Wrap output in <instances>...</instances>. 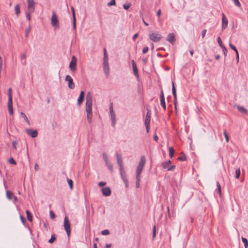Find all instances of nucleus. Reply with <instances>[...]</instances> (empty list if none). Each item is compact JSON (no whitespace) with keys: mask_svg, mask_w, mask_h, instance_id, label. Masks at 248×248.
<instances>
[{"mask_svg":"<svg viewBox=\"0 0 248 248\" xmlns=\"http://www.w3.org/2000/svg\"><path fill=\"white\" fill-rule=\"evenodd\" d=\"M85 110L87 113V118L89 123L92 122V97L90 93L86 96Z\"/></svg>","mask_w":248,"mask_h":248,"instance_id":"obj_1","label":"nucleus"},{"mask_svg":"<svg viewBox=\"0 0 248 248\" xmlns=\"http://www.w3.org/2000/svg\"><path fill=\"white\" fill-rule=\"evenodd\" d=\"M145 157L144 156H142L140 157V161L139 163V164L137 167L136 169V185L137 188L140 187V175L142 172V170L143 169V167L145 164Z\"/></svg>","mask_w":248,"mask_h":248,"instance_id":"obj_2","label":"nucleus"},{"mask_svg":"<svg viewBox=\"0 0 248 248\" xmlns=\"http://www.w3.org/2000/svg\"><path fill=\"white\" fill-rule=\"evenodd\" d=\"M63 227L68 237H69L71 233V227L70 222L67 216H65L64 218Z\"/></svg>","mask_w":248,"mask_h":248,"instance_id":"obj_3","label":"nucleus"},{"mask_svg":"<svg viewBox=\"0 0 248 248\" xmlns=\"http://www.w3.org/2000/svg\"><path fill=\"white\" fill-rule=\"evenodd\" d=\"M149 37V38L154 42H159L162 38V35L158 32H154L150 33Z\"/></svg>","mask_w":248,"mask_h":248,"instance_id":"obj_4","label":"nucleus"},{"mask_svg":"<svg viewBox=\"0 0 248 248\" xmlns=\"http://www.w3.org/2000/svg\"><path fill=\"white\" fill-rule=\"evenodd\" d=\"M51 23L52 26L55 28H59V20L56 13L53 12L52 13V16L51 19Z\"/></svg>","mask_w":248,"mask_h":248,"instance_id":"obj_5","label":"nucleus"},{"mask_svg":"<svg viewBox=\"0 0 248 248\" xmlns=\"http://www.w3.org/2000/svg\"><path fill=\"white\" fill-rule=\"evenodd\" d=\"M109 109L111 120L112 121V125L113 126H114L116 124V116H115V112L113 109L112 103H110Z\"/></svg>","mask_w":248,"mask_h":248,"instance_id":"obj_6","label":"nucleus"},{"mask_svg":"<svg viewBox=\"0 0 248 248\" xmlns=\"http://www.w3.org/2000/svg\"><path fill=\"white\" fill-rule=\"evenodd\" d=\"M28 10L27 12H34L35 9V2L33 0H27Z\"/></svg>","mask_w":248,"mask_h":248,"instance_id":"obj_7","label":"nucleus"},{"mask_svg":"<svg viewBox=\"0 0 248 248\" xmlns=\"http://www.w3.org/2000/svg\"><path fill=\"white\" fill-rule=\"evenodd\" d=\"M76 66L77 59L74 56H73L69 64V68L71 71H74L76 70Z\"/></svg>","mask_w":248,"mask_h":248,"instance_id":"obj_8","label":"nucleus"},{"mask_svg":"<svg viewBox=\"0 0 248 248\" xmlns=\"http://www.w3.org/2000/svg\"><path fill=\"white\" fill-rule=\"evenodd\" d=\"M65 80L68 82V86L69 89H73L75 88V83L71 76L67 75L65 77Z\"/></svg>","mask_w":248,"mask_h":248,"instance_id":"obj_9","label":"nucleus"},{"mask_svg":"<svg viewBox=\"0 0 248 248\" xmlns=\"http://www.w3.org/2000/svg\"><path fill=\"white\" fill-rule=\"evenodd\" d=\"M116 155L117 158V162L119 167V170H122L124 169L122 157L121 155L117 153L116 154Z\"/></svg>","mask_w":248,"mask_h":248,"instance_id":"obj_10","label":"nucleus"},{"mask_svg":"<svg viewBox=\"0 0 248 248\" xmlns=\"http://www.w3.org/2000/svg\"><path fill=\"white\" fill-rule=\"evenodd\" d=\"M103 70L106 76H109V66L108 61H103Z\"/></svg>","mask_w":248,"mask_h":248,"instance_id":"obj_11","label":"nucleus"},{"mask_svg":"<svg viewBox=\"0 0 248 248\" xmlns=\"http://www.w3.org/2000/svg\"><path fill=\"white\" fill-rule=\"evenodd\" d=\"M222 29L223 30L227 27L228 20L224 13H222Z\"/></svg>","mask_w":248,"mask_h":248,"instance_id":"obj_12","label":"nucleus"},{"mask_svg":"<svg viewBox=\"0 0 248 248\" xmlns=\"http://www.w3.org/2000/svg\"><path fill=\"white\" fill-rule=\"evenodd\" d=\"M26 132L32 138H35L38 135V132L36 130H33L31 129H26Z\"/></svg>","mask_w":248,"mask_h":248,"instance_id":"obj_13","label":"nucleus"},{"mask_svg":"<svg viewBox=\"0 0 248 248\" xmlns=\"http://www.w3.org/2000/svg\"><path fill=\"white\" fill-rule=\"evenodd\" d=\"M7 106L9 112L11 115H12L13 114L12 97H8Z\"/></svg>","mask_w":248,"mask_h":248,"instance_id":"obj_14","label":"nucleus"},{"mask_svg":"<svg viewBox=\"0 0 248 248\" xmlns=\"http://www.w3.org/2000/svg\"><path fill=\"white\" fill-rule=\"evenodd\" d=\"M120 174L121 175L122 179H123V181L124 182L125 186L126 187L128 186V180L126 178V175L125 171L124 170V169L122 170H120Z\"/></svg>","mask_w":248,"mask_h":248,"instance_id":"obj_15","label":"nucleus"},{"mask_svg":"<svg viewBox=\"0 0 248 248\" xmlns=\"http://www.w3.org/2000/svg\"><path fill=\"white\" fill-rule=\"evenodd\" d=\"M132 65V68L133 70V72L135 76L137 77V78H139V75L138 74V70L136 65V64L134 60H132L131 61Z\"/></svg>","mask_w":248,"mask_h":248,"instance_id":"obj_16","label":"nucleus"},{"mask_svg":"<svg viewBox=\"0 0 248 248\" xmlns=\"http://www.w3.org/2000/svg\"><path fill=\"white\" fill-rule=\"evenodd\" d=\"M103 195L105 196H109L111 194V190L109 187H106L102 189Z\"/></svg>","mask_w":248,"mask_h":248,"instance_id":"obj_17","label":"nucleus"},{"mask_svg":"<svg viewBox=\"0 0 248 248\" xmlns=\"http://www.w3.org/2000/svg\"><path fill=\"white\" fill-rule=\"evenodd\" d=\"M167 40L171 44H174L175 41V36L173 33H169L167 38Z\"/></svg>","mask_w":248,"mask_h":248,"instance_id":"obj_18","label":"nucleus"},{"mask_svg":"<svg viewBox=\"0 0 248 248\" xmlns=\"http://www.w3.org/2000/svg\"><path fill=\"white\" fill-rule=\"evenodd\" d=\"M151 121V118H145L144 120V124L146 127V130L147 132H149L150 130V122Z\"/></svg>","mask_w":248,"mask_h":248,"instance_id":"obj_19","label":"nucleus"},{"mask_svg":"<svg viewBox=\"0 0 248 248\" xmlns=\"http://www.w3.org/2000/svg\"><path fill=\"white\" fill-rule=\"evenodd\" d=\"M84 97V92L83 91H81L80 93L78 99V105L79 106L83 101Z\"/></svg>","mask_w":248,"mask_h":248,"instance_id":"obj_20","label":"nucleus"},{"mask_svg":"<svg viewBox=\"0 0 248 248\" xmlns=\"http://www.w3.org/2000/svg\"><path fill=\"white\" fill-rule=\"evenodd\" d=\"M237 108L238 109V111H240L242 114L248 113V110L243 107L238 105L237 106Z\"/></svg>","mask_w":248,"mask_h":248,"instance_id":"obj_21","label":"nucleus"},{"mask_svg":"<svg viewBox=\"0 0 248 248\" xmlns=\"http://www.w3.org/2000/svg\"><path fill=\"white\" fill-rule=\"evenodd\" d=\"M171 162L170 160H168L167 161L164 162L162 163V167L164 169H167L168 168H170V164Z\"/></svg>","mask_w":248,"mask_h":248,"instance_id":"obj_22","label":"nucleus"},{"mask_svg":"<svg viewBox=\"0 0 248 248\" xmlns=\"http://www.w3.org/2000/svg\"><path fill=\"white\" fill-rule=\"evenodd\" d=\"M20 115L23 117V118L24 119L25 121L29 125H30V124H31L27 116H26V115L23 112H21L20 113Z\"/></svg>","mask_w":248,"mask_h":248,"instance_id":"obj_23","label":"nucleus"},{"mask_svg":"<svg viewBox=\"0 0 248 248\" xmlns=\"http://www.w3.org/2000/svg\"><path fill=\"white\" fill-rule=\"evenodd\" d=\"M6 197L8 200H10L14 197V195L12 192L10 191L7 190L6 191Z\"/></svg>","mask_w":248,"mask_h":248,"instance_id":"obj_24","label":"nucleus"},{"mask_svg":"<svg viewBox=\"0 0 248 248\" xmlns=\"http://www.w3.org/2000/svg\"><path fill=\"white\" fill-rule=\"evenodd\" d=\"M15 12H16V15L17 16H18L20 13V6L18 4H17L15 6Z\"/></svg>","mask_w":248,"mask_h":248,"instance_id":"obj_25","label":"nucleus"},{"mask_svg":"<svg viewBox=\"0 0 248 248\" xmlns=\"http://www.w3.org/2000/svg\"><path fill=\"white\" fill-rule=\"evenodd\" d=\"M26 55L25 54H23L21 55V60L22 64L23 65H25L26 63Z\"/></svg>","mask_w":248,"mask_h":248,"instance_id":"obj_26","label":"nucleus"},{"mask_svg":"<svg viewBox=\"0 0 248 248\" xmlns=\"http://www.w3.org/2000/svg\"><path fill=\"white\" fill-rule=\"evenodd\" d=\"M169 151L170 157V158H172L174 155V152H175L174 149L171 147H170Z\"/></svg>","mask_w":248,"mask_h":248,"instance_id":"obj_27","label":"nucleus"},{"mask_svg":"<svg viewBox=\"0 0 248 248\" xmlns=\"http://www.w3.org/2000/svg\"><path fill=\"white\" fill-rule=\"evenodd\" d=\"M27 214V219L29 221H32V215L29 210H26V211Z\"/></svg>","mask_w":248,"mask_h":248,"instance_id":"obj_28","label":"nucleus"},{"mask_svg":"<svg viewBox=\"0 0 248 248\" xmlns=\"http://www.w3.org/2000/svg\"><path fill=\"white\" fill-rule=\"evenodd\" d=\"M160 104L163 107L164 110L166 109V103L165 101V98H160Z\"/></svg>","mask_w":248,"mask_h":248,"instance_id":"obj_29","label":"nucleus"},{"mask_svg":"<svg viewBox=\"0 0 248 248\" xmlns=\"http://www.w3.org/2000/svg\"><path fill=\"white\" fill-rule=\"evenodd\" d=\"M103 61H108V56L106 48H104V59Z\"/></svg>","mask_w":248,"mask_h":248,"instance_id":"obj_30","label":"nucleus"},{"mask_svg":"<svg viewBox=\"0 0 248 248\" xmlns=\"http://www.w3.org/2000/svg\"><path fill=\"white\" fill-rule=\"evenodd\" d=\"M242 240L244 244L245 248H247L248 247V241L247 238L242 237Z\"/></svg>","mask_w":248,"mask_h":248,"instance_id":"obj_31","label":"nucleus"},{"mask_svg":"<svg viewBox=\"0 0 248 248\" xmlns=\"http://www.w3.org/2000/svg\"><path fill=\"white\" fill-rule=\"evenodd\" d=\"M106 165L107 166L108 169L111 171H113V165L110 163L109 162H108L107 163H106Z\"/></svg>","mask_w":248,"mask_h":248,"instance_id":"obj_32","label":"nucleus"},{"mask_svg":"<svg viewBox=\"0 0 248 248\" xmlns=\"http://www.w3.org/2000/svg\"><path fill=\"white\" fill-rule=\"evenodd\" d=\"M240 170L239 168L238 169H237L236 170H235V177L237 179H238L240 177Z\"/></svg>","mask_w":248,"mask_h":248,"instance_id":"obj_33","label":"nucleus"},{"mask_svg":"<svg viewBox=\"0 0 248 248\" xmlns=\"http://www.w3.org/2000/svg\"><path fill=\"white\" fill-rule=\"evenodd\" d=\"M67 182L68 185H69L70 189H72L73 187V181L71 179H67Z\"/></svg>","mask_w":248,"mask_h":248,"instance_id":"obj_34","label":"nucleus"},{"mask_svg":"<svg viewBox=\"0 0 248 248\" xmlns=\"http://www.w3.org/2000/svg\"><path fill=\"white\" fill-rule=\"evenodd\" d=\"M103 159H104V161L105 162V163H107L108 162H109V160H108V156H107V154L106 153H104L103 154Z\"/></svg>","mask_w":248,"mask_h":248,"instance_id":"obj_35","label":"nucleus"},{"mask_svg":"<svg viewBox=\"0 0 248 248\" xmlns=\"http://www.w3.org/2000/svg\"><path fill=\"white\" fill-rule=\"evenodd\" d=\"M229 46L232 50H233L236 53H237L238 50L236 47L230 43Z\"/></svg>","mask_w":248,"mask_h":248,"instance_id":"obj_36","label":"nucleus"},{"mask_svg":"<svg viewBox=\"0 0 248 248\" xmlns=\"http://www.w3.org/2000/svg\"><path fill=\"white\" fill-rule=\"evenodd\" d=\"M217 191H218V192L219 193V194L220 195H221V186L220 185V184L218 182H217Z\"/></svg>","mask_w":248,"mask_h":248,"instance_id":"obj_37","label":"nucleus"},{"mask_svg":"<svg viewBox=\"0 0 248 248\" xmlns=\"http://www.w3.org/2000/svg\"><path fill=\"white\" fill-rule=\"evenodd\" d=\"M56 239V237L54 234L51 235L50 239L48 240L49 243H52Z\"/></svg>","mask_w":248,"mask_h":248,"instance_id":"obj_38","label":"nucleus"},{"mask_svg":"<svg viewBox=\"0 0 248 248\" xmlns=\"http://www.w3.org/2000/svg\"><path fill=\"white\" fill-rule=\"evenodd\" d=\"M172 92L173 95H176V89H175V86L174 85V83L172 82Z\"/></svg>","mask_w":248,"mask_h":248,"instance_id":"obj_39","label":"nucleus"},{"mask_svg":"<svg viewBox=\"0 0 248 248\" xmlns=\"http://www.w3.org/2000/svg\"><path fill=\"white\" fill-rule=\"evenodd\" d=\"M109 233V232L108 230H104L101 232V234L103 235H107Z\"/></svg>","mask_w":248,"mask_h":248,"instance_id":"obj_40","label":"nucleus"},{"mask_svg":"<svg viewBox=\"0 0 248 248\" xmlns=\"http://www.w3.org/2000/svg\"><path fill=\"white\" fill-rule=\"evenodd\" d=\"M233 2H234V4H235L236 6H238V7H240L241 6V3H240V2L239 1V0H233Z\"/></svg>","mask_w":248,"mask_h":248,"instance_id":"obj_41","label":"nucleus"},{"mask_svg":"<svg viewBox=\"0 0 248 248\" xmlns=\"http://www.w3.org/2000/svg\"><path fill=\"white\" fill-rule=\"evenodd\" d=\"M12 88H10L8 90V97H12Z\"/></svg>","mask_w":248,"mask_h":248,"instance_id":"obj_42","label":"nucleus"},{"mask_svg":"<svg viewBox=\"0 0 248 248\" xmlns=\"http://www.w3.org/2000/svg\"><path fill=\"white\" fill-rule=\"evenodd\" d=\"M31 13H32V12H27L26 13V16L29 20H31Z\"/></svg>","mask_w":248,"mask_h":248,"instance_id":"obj_43","label":"nucleus"},{"mask_svg":"<svg viewBox=\"0 0 248 248\" xmlns=\"http://www.w3.org/2000/svg\"><path fill=\"white\" fill-rule=\"evenodd\" d=\"M217 42L221 47L224 46V45H223L221 40L219 37L217 38Z\"/></svg>","mask_w":248,"mask_h":248,"instance_id":"obj_44","label":"nucleus"},{"mask_svg":"<svg viewBox=\"0 0 248 248\" xmlns=\"http://www.w3.org/2000/svg\"><path fill=\"white\" fill-rule=\"evenodd\" d=\"M178 159L179 160H181V161H185L186 159V156L185 155H183L181 156H180L178 158Z\"/></svg>","mask_w":248,"mask_h":248,"instance_id":"obj_45","label":"nucleus"},{"mask_svg":"<svg viewBox=\"0 0 248 248\" xmlns=\"http://www.w3.org/2000/svg\"><path fill=\"white\" fill-rule=\"evenodd\" d=\"M115 4V0H111V1L108 3V6H111Z\"/></svg>","mask_w":248,"mask_h":248,"instance_id":"obj_46","label":"nucleus"},{"mask_svg":"<svg viewBox=\"0 0 248 248\" xmlns=\"http://www.w3.org/2000/svg\"><path fill=\"white\" fill-rule=\"evenodd\" d=\"M223 134H224V137H225V139H226V141H227V142H228V141H229V137H228V135H227V132H226V131H224Z\"/></svg>","mask_w":248,"mask_h":248,"instance_id":"obj_47","label":"nucleus"},{"mask_svg":"<svg viewBox=\"0 0 248 248\" xmlns=\"http://www.w3.org/2000/svg\"><path fill=\"white\" fill-rule=\"evenodd\" d=\"M148 50H149V48H148V46H145L143 47V48L142 49V53L143 54H145L148 51Z\"/></svg>","mask_w":248,"mask_h":248,"instance_id":"obj_48","label":"nucleus"},{"mask_svg":"<svg viewBox=\"0 0 248 248\" xmlns=\"http://www.w3.org/2000/svg\"><path fill=\"white\" fill-rule=\"evenodd\" d=\"M9 162L11 163V164H14V165H16V161L13 158L11 157L9 159Z\"/></svg>","mask_w":248,"mask_h":248,"instance_id":"obj_49","label":"nucleus"},{"mask_svg":"<svg viewBox=\"0 0 248 248\" xmlns=\"http://www.w3.org/2000/svg\"><path fill=\"white\" fill-rule=\"evenodd\" d=\"M175 165H172V166H170V168H168V170H171V171H173L175 170Z\"/></svg>","mask_w":248,"mask_h":248,"instance_id":"obj_50","label":"nucleus"},{"mask_svg":"<svg viewBox=\"0 0 248 248\" xmlns=\"http://www.w3.org/2000/svg\"><path fill=\"white\" fill-rule=\"evenodd\" d=\"M156 235V228L155 226H154L153 228V237L154 238Z\"/></svg>","mask_w":248,"mask_h":248,"instance_id":"obj_51","label":"nucleus"},{"mask_svg":"<svg viewBox=\"0 0 248 248\" xmlns=\"http://www.w3.org/2000/svg\"><path fill=\"white\" fill-rule=\"evenodd\" d=\"M71 11L72 12V17H73V18H76L75 11H74V9L73 8V7L71 6Z\"/></svg>","mask_w":248,"mask_h":248,"instance_id":"obj_52","label":"nucleus"},{"mask_svg":"<svg viewBox=\"0 0 248 248\" xmlns=\"http://www.w3.org/2000/svg\"><path fill=\"white\" fill-rule=\"evenodd\" d=\"M50 217L51 219H54L55 217V214L52 211H50Z\"/></svg>","mask_w":248,"mask_h":248,"instance_id":"obj_53","label":"nucleus"},{"mask_svg":"<svg viewBox=\"0 0 248 248\" xmlns=\"http://www.w3.org/2000/svg\"><path fill=\"white\" fill-rule=\"evenodd\" d=\"M131 5L130 4L128 3V4H124V8L125 10H128L129 9V8L130 7Z\"/></svg>","mask_w":248,"mask_h":248,"instance_id":"obj_54","label":"nucleus"},{"mask_svg":"<svg viewBox=\"0 0 248 248\" xmlns=\"http://www.w3.org/2000/svg\"><path fill=\"white\" fill-rule=\"evenodd\" d=\"M221 48L222 49V50H223V53H224V55L226 56L227 55V49L226 48V47L224 46L222 47Z\"/></svg>","mask_w":248,"mask_h":248,"instance_id":"obj_55","label":"nucleus"},{"mask_svg":"<svg viewBox=\"0 0 248 248\" xmlns=\"http://www.w3.org/2000/svg\"><path fill=\"white\" fill-rule=\"evenodd\" d=\"M30 31H31V27H29L26 30V31H25L26 36H28L29 33L30 32Z\"/></svg>","mask_w":248,"mask_h":248,"instance_id":"obj_56","label":"nucleus"},{"mask_svg":"<svg viewBox=\"0 0 248 248\" xmlns=\"http://www.w3.org/2000/svg\"><path fill=\"white\" fill-rule=\"evenodd\" d=\"M73 25L74 30H76V18H73Z\"/></svg>","mask_w":248,"mask_h":248,"instance_id":"obj_57","label":"nucleus"},{"mask_svg":"<svg viewBox=\"0 0 248 248\" xmlns=\"http://www.w3.org/2000/svg\"><path fill=\"white\" fill-rule=\"evenodd\" d=\"M206 33V30L204 29L202 31V38H203L204 37Z\"/></svg>","mask_w":248,"mask_h":248,"instance_id":"obj_58","label":"nucleus"},{"mask_svg":"<svg viewBox=\"0 0 248 248\" xmlns=\"http://www.w3.org/2000/svg\"><path fill=\"white\" fill-rule=\"evenodd\" d=\"M106 185V183L104 182H100L98 183V186H103Z\"/></svg>","mask_w":248,"mask_h":248,"instance_id":"obj_59","label":"nucleus"},{"mask_svg":"<svg viewBox=\"0 0 248 248\" xmlns=\"http://www.w3.org/2000/svg\"><path fill=\"white\" fill-rule=\"evenodd\" d=\"M20 220L21 221H22V222L23 223H24L25 221V218L21 215L20 216Z\"/></svg>","mask_w":248,"mask_h":248,"instance_id":"obj_60","label":"nucleus"},{"mask_svg":"<svg viewBox=\"0 0 248 248\" xmlns=\"http://www.w3.org/2000/svg\"><path fill=\"white\" fill-rule=\"evenodd\" d=\"M151 113L150 111H148V112L146 114V118H151Z\"/></svg>","mask_w":248,"mask_h":248,"instance_id":"obj_61","label":"nucleus"},{"mask_svg":"<svg viewBox=\"0 0 248 248\" xmlns=\"http://www.w3.org/2000/svg\"><path fill=\"white\" fill-rule=\"evenodd\" d=\"M160 98H165L164 95V93H163V90L161 91Z\"/></svg>","mask_w":248,"mask_h":248,"instance_id":"obj_62","label":"nucleus"},{"mask_svg":"<svg viewBox=\"0 0 248 248\" xmlns=\"http://www.w3.org/2000/svg\"><path fill=\"white\" fill-rule=\"evenodd\" d=\"M138 36V33L135 34L133 36V40H135Z\"/></svg>","mask_w":248,"mask_h":248,"instance_id":"obj_63","label":"nucleus"},{"mask_svg":"<svg viewBox=\"0 0 248 248\" xmlns=\"http://www.w3.org/2000/svg\"><path fill=\"white\" fill-rule=\"evenodd\" d=\"M161 10H158V11L157 12V13H156V15L158 16H159L161 15Z\"/></svg>","mask_w":248,"mask_h":248,"instance_id":"obj_64","label":"nucleus"}]
</instances>
